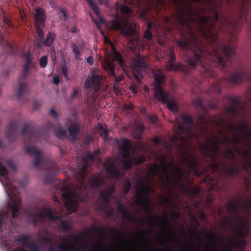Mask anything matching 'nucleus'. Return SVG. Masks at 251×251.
Listing matches in <instances>:
<instances>
[{"mask_svg": "<svg viewBox=\"0 0 251 251\" xmlns=\"http://www.w3.org/2000/svg\"><path fill=\"white\" fill-rule=\"evenodd\" d=\"M91 73L92 76L86 79L84 86L89 97H92L99 90L103 78V76L96 70H92Z\"/></svg>", "mask_w": 251, "mask_h": 251, "instance_id": "f3484780", "label": "nucleus"}, {"mask_svg": "<svg viewBox=\"0 0 251 251\" xmlns=\"http://www.w3.org/2000/svg\"><path fill=\"white\" fill-rule=\"evenodd\" d=\"M226 207L227 211L232 214L235 219V225L230 216H227L222 222V226L226 228H228L232 230L235 234H231L228 239L227 244L223 243V237L219 235L221 245L223 247L222 251H233L234 249L237 251H244L246 242L243 238L248 235L250 232V225L251 223V214L248 211L251 209V201L242 203L241 201H228Z\"/></svg>", "mask_w": 251, "mask_h": 251, "instance_id": "20e7f679", "label": "nucleus"}, {"mask_svg": "<svg viewBox=\"0 0 251 251\" xmlns=\"http://www.w3.org/2000/svg\"><path fill=\"white\" fill-rule=\"evenodd\" d=\"M28 249L30 251H37L38 247L35 244L32 243L29 246Z\"/></svg>", "mask_w": 251, "mask_h": 251, "instance_id": "4d7b16f0", "label": "nucleus"}, {"mask_svg": "<svg viewBox=\"0 0 251 251\" xmlns=\"http://www.w3.org/2000/svg\"><path fill=\"white\" fill-rule=\"evenodd\" d=\"M144 37L148 41H151L152 39V34L150 30H146L144 32Z\"/></svg>", "mask_w": 251, "mask_h": 251, "instance_id": "864d4df0", "label": "nucleus"}, {"mask_svg": "<svg viewBox=\"0 0 251 251\" xmlns=\"http://www.w3.org/2000/svg\"><path fill=\"white\" fill-rule=\"evenodd\" d=\"M106 233V230L105 227L99 226L98 232V235L99 236V239H102L104 234Z\"/></svg>", "mask_w": 251, "mask_h": 251, "instance_id": "3c124183", "label": "nucleus"}, {"mask_svg": "<svg viewBox=\"0 0 251 251\" xmlns=\"http://www.w3.org/2000/svg\"><path fill=\"white\" fill-rule=\"evenodd\" d=\"M4 22L9 26H12V23L11 21L8 18L4 17Z\"/></svg>", "mask_w": 251, "mask_h": 251, "instance_id": "bf43d9fd", "label": "nucleus"}, {"mask_svg": "<svg viewBox=\"0 0 251 251\" xmlns=\"http://www.w3.org/2000/svg\"><path fill=\"white\" fill-rule=\"evenodd\" d=\"M56 35L54 33L50 32L47 36L44 43L46 46L49 47L52 44L55 38Z\"/></svg>", "mask_w": 251, "mask_h": 251, "instance_id": "c9c22d12", "label": "nucleus"}, {"mask_svg": "<svg viewBox=\"0 0 251 251\" xmlns=\"http://www.w3.org/2000/svg\"><path fill=\"white\" fill-rule=\"evenodd\" d=\"M25 151L27 154L34 157L33 166L35 168H38L40 163L46 165L44 168L47 172L45 176V183L49 184L53 182L55 179L54 176L58 172L56 166L50 160H45L41 151L34 146H26Z\"/></svg>", "mask_w": 251, "mask_h": 251, "instance_id": "1a4fd4ad", "label": "nucleus"}, {"mask_svg": "<svg viewBox=\"0 0 251 251\" xmlns=\"http://www.w3.org/2000/svg\"><path fill=\"white\" fill-rule=\"evenodd\" d=\"M29 68V67L24 66L22 75L19 77V89L17 92V97L18 99H21L29 93L28 84L25 79L28 75Z\"/></svg>", "mask_w": 251, "mask_h": 251, "instance_id": "412c9836", "label": "nucleus"}, {"mask_svg": "<svg viewBox=\"0 0 251 251\" xmlns=\"http://www.w3.org/2000/svg\"><path fill=\"white\" fill-rule=\"evenodd\" d=\"M130 90L134 94L137 93L136 87L135 85H132L129 87Z\"/></svg>", "mask_w": 251, "mask_h": 251, "instance_id": "e2e57ef3", "label": "nucleus"}, {"mask_svg": "<svg viewBox=\"0 0 251 251\" xmlns=\"http://www.w3.org/2000/svg\"><path fill=\"white\" fill-rule=\"evenodd\" d=\"M224 157L225 159H227L228 161L231 162V160H233V162H232L231 165L229 166H226V163L224 159L220 158V161L217 162L219 163L218 168H215L213 165L211 164L212 163L211 160L210 161L207 160H205L206 163L209 167L212 168L214 171H218L219 166H221L223 168V172L225 175V178L227 179V177H230L233 179H237V177L240 176V169L237 166L235 161L236 160V156L233 151L231 149L227 148L226 150L223 151Z\"/></svg>", "mask_w": 251, "mask_h": 251, "instance_id": "9b49d317", "label": "nucleus"}, {"mask_svg": "<svg viewBox=\"0 0 251 251\" xmlns=\"http://www.w3.org/2000/svg\"><path fill=\"white\" fill-rule=\"evenodd\" d=\"M153 143L156 146L159 145H165V142L159 137H154L152 138Z\"/></svg>", "mask_w": 251, "mask_h": 251, "instance_id": "09e8293b", "label": "nucleus"}, {"mask_svg": "<svg viewBox=\"0 0 251 251\" xmlns=\"http://www.w3.org/2000/svg\"><path fill=\"white\" fill-rule=\"evenodd\" d=\"M68 132L61 126L56 128L54 130L55 135L59 139L64 140L68 138L69 140L73 141L77 139L80 132V125L77 121H71L66 126Z\"/></svg>", "mask_w": 251, "mask_h": 251, "instance_id": "2eb2a0df", "label": "nucleus"}, {"mask_svg": "<svg viewBox=\"0 0 251 251\" xmlns=\"http://www.w3.org/2000/svg\"><path fill=\"white\" fill-rule=\"evenodd\" d=\"M32 55L30 52H28L25 57V62L24 66L32 67L33 68L34 66V63H33L32 59Z\"/></svg>", "mask_w": 251, "mask_h": 251, "instance_id": "e433bc0d", "label": "nucleus"}, {"mask_svg": "<svg viewBox=\"0 0 251 251\" xmlns=\"http://www.w3.org/2000/svg\"><path fill=\"white\" fill-rule=\"evenodd\" d=\"M12 225L11 222V216L9 211L2 212L0 211V240L3 242L7 241V238L4 235V233L2 230V227L5 226V228H9Z\"/></svg>", "mask_w": 251, "mask_h": 251, "instance_id": "4be33fe9", "label": "nucleus"}, {"mask_svg": "<svg viewBox=\"0 0 251 251\" xmlns=\"http://www.w3.org/2000/svg\"><path fill=\"white\" fill-rule=\"evenodd\" d=\"M50 115L54 119H57L58 114L56 111L53 109L51 108L50 111Z\"/></svg>", "mask_w": 251, "mask_h": 251, "instance_id": "6e6d98bb", "label": "nucleus"}, {"mask_svg": "<svg viewBox=\"0 0 251 251\" xmlns=\"http://www.w3.org/2000/svg\"><path fill=\"white\" fill-rule=\"evenodd\" d=\"M9 175V172L6 168L0 163V176H7Z\"/></svg>", "mask_w": 251, "mask_h": 251, "instance_id": "49530a36", "label": "nucleus"}, {"mask_svg": "<svg viewBox=\"0 0 251 251\" xmlns=\"http://www.w3.org/2000/svg\"><path fill=\"white\" fill-rule=\"evenodd\" d=\"M78 90L76 89H75L74 90L73 94L71 95V98L74 99L75 97H77L78 94Z\"/></svg>", "mask_w": 251, "mask_h": 251, "instance_id": "680f3d73", "label": "nucleus"}, {"mask_svg": "<svg viewBox=\"0 0 251 251\" xmlns=\"http://www.w3.org/2000/svg\"><path fill=\"white\" fill-rule=\"evenodd\" d=\"M131 187V184L128 179L125 180L123 185V191L125 195L127 194L130 191Z\"/></svg>", "mask_w": 251, "mask_h": 251, "instance_id": "58836bf2", "label": "nucleus"}, {"mask_svg": "<svg viewBox=\"0 0 251 251\" xmlns=\"http://www.w3.org/2000/svg\"><path fill=\"white\" fill-rule=\"evenodd\" d=\"M116 143L118 145V151L121 155V161L125 170L130 169L132 164L138 166L146 160V158L144 156L135 157L132 159H129L132 148V143L129 140L124 138L121 141L117 140Z\"/></svg>", "mask_w": 251, "mask_h": 251, "instance_id": "ddd939ff", "label": "nucleus"}, {"mask_svg": "<svg viewBox=\"0 0 251 251\" xmlns=\"http://www.w3.org/2000/svg\"><path fill=\"white\" fill-rule=\"evenodd\" d=\"M206 237L212 243H216L218 242V236L212 232H209L208 234H206Z\"/></svg>", "mask_w": 251, "mask_h": 251, "instance_id": "37998d69", "label": "nucleus"}, {"mask_svg": "<svg viewBox=\"0 0 251 251\" xmlns=\"http://www.w3.org/2000/svg\"><path fill=\"white\" fill-rule=\"evenodd\" d=\"M5 164L8 167L9 170L12 172H16L17 170L16 165L12 159H5L4 160Z\"/></svg>", "mask_w": 251, "mask_h": 251, "instance_id": "72a5a7b5", "label": "nucleus"}, {"mask_svg": "<svg viewBox=\"0 0 251 251\" xmlns=\"http://www.w3.org/2000/svg\"><path fill=\"white\" fill-rule=\"evenodd\" d=\"M29 240V237L27 235H21L19 238L16 239V241L20 244H22L25 242H28Z\"/></svg>", "mask_w": 251, "mask_h": 251, "instance_id": "de8ad7c7", "label": "nucleus"}, {"mask_svg": "<svg viewBox=\"0 0 251 251\" xmlns=\"http://www.w3.org/2000/svg\"><path fill=\"white\" fill-rule=\"evenodd\" d=\"M5 191L10 200L7 203V207L11 211L12 218H17L20 214L19 208L22 206V199L17 188L11 184H9L5 188Z\"/></svg>", "mask_w": 251, "mask_h": 251, "instance_id": "4468645a", "label": "nucleus"}, {"mask_svg": "<svg viewBox=\"0 0 251 251\" xmlns=\"http://www.w3.org/2000/svg\"><path fill=\"white\" fill-rule=\"evenodd\" d=\"M123 217L126 221L131 222L132 223H135V220L133 216L130 215L129 212L127 211H126L122 214Z\"/></svg>", "mask_w": 251, "mask_h": 251, "instance_id": "ea45409f", "label": "nucleus"}, {"mask_svg": "<svg viewBox=\"0 0 251 251\" xmlns=\"http://www.w3.org/2000/svg\"><path fill=\"white\" fill-rule=\"evenodd\" d=\"M61 72L62 75H64L68 73L67 68L65 66H63L61 69Z\"/></svg>", "mask_w": 251, "mask_h": 251, "instance_id": "338daca9", "label": "nucleus"}, {"mask_svg": "<svg viewBox=\"0 0 251 251\" xmlns=\"http://www.w3.org/2000/svg\"><path fill=\"white\" fill-rule=\"evenodd\" d=\"M34 18L36 23L45 25V15L44 10L40 7L36 8Z\"/></svg>", "mask_w": 251, "mask_h": 251, "instance_id": "cd10ccee", "label": "nucleus"}, {"mask_svg": "<svg viewBox=\"0 0 251 251\" xmlns=\"http://www.w3.org/2000/svg\"><path fill=\"white\" fill-rule=\"evenodd\" d=\"M117 203V211L118 212L121 213L122 214L125 212L126 210L125 209V206L120 203L119 201H116Z\"/></svg>", "mask_w": 251, "mask_h": 251, "instance_id": "603ef678", "label": "nucleus"}, {"mask_svg": "<svg viewBox=\"0 0 251 251\" xmlns=\"http://www.w3.org/2000/svg\"><path fill=\"white\" fill-rule=\"evenodd\" d=\"M45 25H42L38 23H35V26L37 33L38 36L40 37L41 40H42L44 38V32L43 30V27Z\"/></svg>", "mask_w": 251, "mask_h": 251, "instance_id": "4c0bfd02", "label": "nucleus"}, {"mask_svg": "<svg viewBox=\"0 0 251 251\" xmlns=\"http://www.w3.org/2000/svg\"><path fill=\"white\" fill-rule=\"evenodd\" d=\"M106 174L115 178H119L121 176V173L119 169L114 167V164L111 159H106L104 164Z\"/></svg>", "mask_w": 251, "mask_h": 251, "instance_id": "393cba45", "label": "nucleus"}, {"mask_svg": "<svg viewBox=\"0 0 251 251\" xmlns=\"http://www.w3.org/2000/svg\"><path fill=\"white\" fill-rule=\"evenodd\" d=\"M42 239L44 241L49 244V246L47 248L48 251H60L58 249L61 243L58 244L57 242H56L54 245L53 242V239L51 238L44 237Z\"/></svg>", "mask_w": 251, "mask_h": 251, "instance_id": "7c9ffc66", "label": "nucleus"}, {"mask_svg": "<svg viewBox=\"0 0 251 251\" xmlns=\"http://www.w3.org/2000/svg\"><path fill=\"white\" fill-rule=\"evenodd\" d=\"M22 247H17L14 249H12V246H9L8 247V250L11 251H27L25 248H29V246L30 245V243L28 242H25L22 244Z\"/></svg>", "mask_w": 251, "mask_h": 251, "instance_id": "f704fd0d", "label": "nucleus"}, {"mask_svg": "<svg viewBox=\"0 0 251 251\" xmlns=\"http://www.w3.org/2000/svg\"><path fill=\"white\" fill-rule=\"evenodd\" d=\"M145 127L142 123L136 124L134 126V137L136 139H141L142 137V134L144 132Z\"/></svg>", "mask_w": 251, "mask_h": 251, "instance_id": "2f4dec72", "label": "nucleus"}, {"mask_svg": "<svg viewBox=\"0 0 251 251\" xmlns=\"http://www.w3.org/2000/svg\"><path fill=\"white\" fill-rule=\"evenodd\" d=\"M111 233L112 235H114L118 241H119V237L120 236H122L123 237H125L123 233L121 232L120 230L115 228L111 229Z\"/></svg>", "mask_w": 251, "mask_h": 251, "instance_id": "a18cd8bd", "label": "nucleus"}, {"mask_svg": "<svg viewBox=\"0 0 251 251\" xmlns=\"http://www.w3.org/2000/svg\"><path fill=\"white\" fill-rule=\"evenodd\" d=\"M114 192V186H109L107 189H104L100 192L99 200L102 204L98 206V210H101L107 214L108 217H112L114 215L112 208L108 205L111 199L112 193Z\"/></svg>", "mask_w": 251, "mask_h": 251, "instance_id": "a211bd4d", "label": "nucleus"}, {"mask_svg": "<svg viewBox=\"0 0 251 251\" xmlns=\"http://www.w3.org/2000/svg\"><path fill=\"white\" fill-rule=\"evenodd\" d=\"M114 78L115 81L116 82L118 83L121 82L124 79V77L122 75L117 76L115 74V76H112Z\"/></svg>", "mask_w": 251, "mask_h": 251, "instance_id": "13d9d810", "label": "nucleus"}, {"mask_svg": "<svg viewBox=\"0 0 251 251\" xmlns=\"http://www.w3.org/2000/svg\"><path fill=\"white\" fill-rule=\"evenodd\" d=\"M60 82V79L58 76L55 75L53 77V83L57 85Z\"/></svg>", "mask_w": 251, "mask_h": 251, "instance_id": "052dcab7", "label": "nucleus"}, {"mask_svg": "<svg viewBox=\"0 0 251 251\" xmlns=\"http://www.w3.org/2000/svg\"><path fill=\"white\" fill-rule=\"evenodd\" d=\"M182 122H177L174 126L175 132L176 133L173 138L174 143L178 140H185L192 138L198 139L200 136V128L198 127V120L195 123L192 117L188 114H182L180 116Z\"/></svg>", "mask_w": 251, "mask_h": 251, "instance_id": "6e6552de", "label": "nucleus"}, {"mask_svg": "<svg viewBox=\"0 0 251 251\" xmlns=\"http://www.w3.org/2000/svg\"><path fill=\"white\" fill-rule=\"evenodd\" d=\"M18 125L15 122H11L7 126L6 137L10 143H12L17 139Z\"/></svg>", "mask_w": 251, "mask_h": 251, "instance_id": "a878e982", "label": "nucleus"}, {"mask_svg": "<svg viewBox=\"0 0 251 251\" xmlns=\"http://www.w3.org/2000/svg\"><path fill=\"white\" fill-rule=\"evenodd\" d=\"M98 128H99L100 135L101 137L106 138L108 136V131L102 127L101 124H99Z\"/></svg>", "mask_w": 251, "mask_h": 251, "instance_id": "79ce46f5", "label": "nucleus"}, {"mask_svg": "<svg viewBox=\"0 0 251 251\" xmlns=\"http://www.w3.org/2000/svg\"><path fill=\"white\" fill-rule=\"evenodd\" d=\"M148 220L150 223L152 224V226H155L156 224V221L155 220L156 218L160 221L159 227H162L163 228L168 227L169 229H171V224L170 222L168 221L167 217L162 219L160 217L154 216L150 212L148 213Z\"/></svg>", "mask_w": 251, "mask_h": 251, "instance_id": "bb28decb", "label": "nucleus"}, {"mask_svg": "<svg viewBox=\"0 0 251 251\" xmlns=\"http://www.w3.org/2000/svg\"><path fill=\"white\" fill-rule=\"evenodd\" d=\"M86 0L87 1V3L89 4L91 8L92 9L93 11L98 16H99L100 12L98 7L97 6V4L92 0Z\"/></svg>", "mask_w": 251, "mask_h": 251, "instance_id": "a19ab883", "label": "nucleus"}, {"mask_svg": "<svg viewBox=\"0 0 251 251\" xmlns=\"http://www.w3.org/2000/svg\"><path fill=\"white\" fill-rule=\"evenodd\" d=\"M221 92L220 84L212 83L210 88L206 92L208 100L205 103L200 98L193 100V104L199 113L197 126L200 128V133L203 135L211 136V138L207 137L206 141L200 145L202 157L205 160H211V164L217 169L219 166L217 159L220 158L222 151L221 145L227 148L228 145H231L237 153H241V150L237 146L242 142L244 136L241 126L247 123L244 122L235 125L232 123L225 122L222 117L217 121L208 115V108H218V100L214 95Z\"/></svg>", "mask_w": 251, "mask_h": 251, "instance_id": "f03ea898", "label": "nucleus"}, {"mask_svg": "<svg viewBox=\"0 0 251 251\" xmlns=\"http://www.w3.org/2000/svg\"><path fill=\"white\" fill-rule=\"evenodd\" d=\"M142 0H121L115 3V14L109 25L113 29L119 30L124 36H134L136 33V24L130 20L134 16L133 5L140 6Z\"/></svg>", "mask_w": 251, "mask_h": 251, "instance_id": "423d86ee", "label": "nucleus"}, {"mask_svg": "<svg viewBox=\"0 0 251 251\" xmlns=\"http://www.w3.org/2000/svg\"><path fill=\"white\" fill-rule=\"evenodd\" d=\"M244 181L245 183V188L247 192H248L251 189V180L247 176H244Z\"/></svg>", "mask_w": 251, "mask_h": 251, "instance_id": "8fccbe9b", "label": "nucleus"}, {"mask_svg": "<svg viewBox=\"0 0 251 251\" xmlns=\"http://www.w3.org/2000/svg\"><path fill=\"white\" fill-rule=\"evenodd\" d=\"M90 187L93 188H98L101 185L105 184V179L101 173H94L88 180Z\"/></svg>", "mask_w": 251, "mask_h": 251, "instance_id": "b1692460", "label": "nucleus"}, {"mask_svg": "<svg viewBox=\"0 0 251 251\" xmlns=\"http://www.w3.org/2000/svg\"><path fill=\"white\" fill-rule=\"evenodd\" d=\"M39 65L41 68H44L46 67L48 63V57L47 55L42 56L39 59Z\"/></svg>", "mask_w": 251, "mask_h": 251, "instance_id": "c03bdc74", "label": "nucleus"}, {"mask_svg": "<svg viewBox=\"0 0 251 251\" xmlns=\"http://www.w3.org/2000/svg\"><path fill=\"white\" fill-rule=\"evenodd\" d=\"M90 234L89 230L86 229L77 234L65 235L62 238L65 242L61 243L58 249L60 251H101L102 246L100 244L97 243L90 250L88 243L84 242Z\"/></svg>", "mask_w": 251, "mask_h": 251, "instance_id": "0eeeda50", "label": "nucleus"}, {"mask_svg": "<svg viewBox=\"0 0 251 251\" xmlns=\"http://www.w3.org/2000/svg\"><path fill=\"white\" fill-rule=\"evenodd\" d=\"M99 226H97L95 225L92 226L91 227V228L88 229L90 232V233L94 232L98 234Z\"/></svg>", "mask_w": 251, "mask_h": 251, "instance_id": "5fc2aeb1", "label": "nucleus"}, {"mask_svg": "<svg viewBox=\"0 0 251 251\" xmlns=\"http://www.w3.org/2000/svg\"><path fill=\"white\" fill-rule=\"evenodd\" d=\"M84 46L85 45L84 43H82L80 45H77L74 43L72 44L71 47L75 59L77 60L80 58V57L81 56V52L83 51Z\"/></svg>", "mask_w": 251, "mask_h": 251, "instance_id": "c85d7f7f", "label": "nucleus"}, {"mask_svg": "<svg viewBox=\"0 0 251 251\" xmlns=\"http://www.w3.org/2000/svg\"><path fill=\"white\" fill-rule=\"evenodd\" d=\"M153 77L154 80L155 92L154 96L156 99L164 103H166L168 109L172 111H176L177 105L175 101L170 100L169 93L164 91L162 87L165 81V76L160 69L153 71Z\"/></svg>", "mask_w": 251, "mask_h": 251, "instance_id": "f8f14e48", "label": "nucleus"}, {"mask_svg": "<svg viewBox=\"0 0 251 251\" xmlns=\"http://www.w3.org/2000/svg\"><path fill=\"white\" fill-rule=\"evenodd\" d=\"M21 132L23 136L27 138L28 142H39V134L36 129H32L27 124L25 125L21 129Z\"/></svg>", "mask_w": 251, "mask_h": 251, "instance_id": "5701e85b", "label": "nucleus"}, {"mask_svg": "<svg viewBox=\"0 0 251 251\" xmlns=\"http://www.w3.org/2000/svg\"><path fill=\"white\" fill-rule=\"evenodd\" d=\"M147 68V65L145 61V58L140 55L133 60V76L138 83H141L143 74Z\"/></svg>", "mask_w": 251, "mask_h": 251, "instance_id": "6ab92c4d", "label": "nucleus"}, {"mask_svg": "<svg viewBox=\"0 0 251 251\" xmlns=\"http://www.w3.org/2000/svg\"><path fill=\"white\" fill-rule=\"evenodd\" d=\"M112 52L114 59L118 62L121 67L122 68L125 67L126 66V64L123 57L119 52L116 50L114 47H112Z\"/></svg>", "mask_w": 251, "mask_h": 251, "instance_id": "c756f323", "label": "nucleus"}, {"mask_svg": "<svg viewBox=\"0 0 251 251\" xmlns=\"http://www.w3.org/2000/svg\"><path fill=\"white\" fill-rule=\"evenodd\" d=\"M153 26V24L151 22H148L147 24V30H150L151 31V29Z\"/></svg>", "mask_w": 251, "mask_h": 251, "instance_id": "774afa93", "label": "nucleus"}, {"mask_svg": "<svg viewBox=\"0 0 251 251\" xmlns=\"http://www.w3.org/2000/svg\"><path fill=\"white\" fill-rule=\"evenodd\" d=\"M98 152L99 151H97L95 154H88L87 157L83 158L81 162L78 163L77 168L74 171L73 175L77 183L75 190L72 191L71 188L67 185L61 188L62 197L65 201L64 206L71 213L76 211L79 203L83 201L85 199V197L81 195L84 193H86L87 190L85 178L88 174L87 169L89 166L87 158L93 160Z\"/></svg>", "mask_w": 251, "mask_h": 251, "instance_id": "39448f33", "label": "nucleus"}, {"mask_svg": "<svg viewBox=\"0 0 251 251\" xmlns=\"http://www.w3.org/2000/svg\"><path fill=\"white\" fill-rule=\"evenodd\" d=\"M151 188L150 186H146L143 184L142 187L138 191V194L135 196V203L138 206H144L146 211L148 212L150 209V202L149 201L145 198V195H149Z\"/></svg>", "mask_w": 251, "mask_h": 251, "instance_id": "aec40b11", "label": "nucleus"}, {"mask_svg": "<svg viewBox=\"0 0 251 251\" xmlns=\"http://www.w3.org/2000/svg\"><path fill=\"white\" fill-rule=\"evenodd\" d=\"M178 151L182 155L180 160L183 166H186L187 169L182 166H177L173 158L168 161L166 160V155H161L160 156L161 164L157 165L152 170V173L159 176V181L162 188L172 192L178 187L184 195L194 198L199 194L200 189L190 185V174L194 173L196 176H200L206 169L198 167V156L196 154H189L185 150H178Z\"/></svg>", "mask_w": 251, "mask_h": 251, "instance_id": "7ed1b4c3", "label": "nucleus"}, {"mask_svg": "<svg viewBox=\"0 0 251 251\" xmlns=\"http://www.w3.org/2000/svg\"><path fill=\"white\" fill-rule=\"evenodd\" d=\"M60 11H61V12L62 13L63 15L64 20L65 21H67V20L68 19V17H67L66 11L64 9H61L60 10Z\"/></svg>", "mask_w": 251, "mask_h": 251, "instance_id": "0e129e2a", "label": "nucleus"}, {"mask_svg": "<svg viewBox=\"0 0 251 251\" xmlns=\"http://www.w3.org/2000/svg\"><path fill=\"white\" fill-rule=\"evenodd\" d=\"M55 210L50 207H45L42 211L31 216L32 222L35 225L42 223L45 217L48 218L52 221L56 222L58 228L62 230L64 233H68L72 229V222L70 220H66L63 219L62 215L54 214Z\"/></svg>", "mask_w": 251, "mask_h": 251, "instance_id": "9d476101", "label": "nucleus"}, {"mask_svg": "<svg viewBox=\"0 0 251 251\" xmlns=\"http://www.w3.org/2000/svg\"><path fill=\"white\" fill-rule=\"evenodd\" d=\"M104 69L108 72L110 76H115V67L113 62L106 61L104 65Z\"/></svg>", "mask_w": 251, "mask_h": 251, "instance_id": "473e14b6", "label": "nucleus"}, {"mask_svg": "<svg viewBox=\"0 0 251 251\" xmlns=\"http://www.w3.org/2000/svg\"><path fill=\"white\" fill-rule=\"evenodd\" d=\"M149 119L152 123H155L157 121V117L156 116H151L149 117Z\"/></svg>", "mask_w": 251, "mask_h": 251, "instance_id": "69168bd1", "label": "nucleus"}, {"mask_svg": "<svg viewBox=\"0 0 251 251\" xmlns=\"http://www.w3.org/2000/svg\"><path fill=\"white\" fill-rule=\"evenodd\" d=\"M227 100L231 104L226 106L225 110L227 113L232 116L240 117L241 115H244L246 111L247 105L243 103L239 97H234L227 95L224 98Z\"/></svg>", "mask_w": 251, "mask_h": 251, "instance_id": "dca6fc26", "label": "nucleus"}, {"mask_svg": "<svg viewBox=\"0 0 251 251\" xmlns=\"http://www.w3.org/2000/svg\"><path fill=\"white\" fill-rule=\"evenodd\" d=\"M200 4L204 2L210 4L214 14L212 19L208 16H202L188 3L186 6L188 18L183 13L178 14V22L183 28L181 31V39L176 40L177 45L183 52L187 65L181 63L175 64L176 57L173 48H169L166 53L168 64L166 67L169 71H181L186 74L195 67L207 76L214 77L216 75V68H220L225 73H230L229 76L223 78L225 81L232 84H239L246 79L247 74L242 68L231 73L232 71V59L236 57L237 46L232 45L230 41L218 39L219 28L217 22L220 19L222 25L231 27L236 33L240 29V21H247L243 13L234 23H231L224 15L218 12L211 4V0H189Z\"/></svg>", "mask_w": 251, "mask_h": 251, "instance_id": "f257e3e1", "label": "nucleus"}]
</instances>
